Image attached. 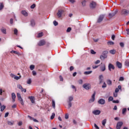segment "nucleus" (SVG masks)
I'll return each instance as SVG.
<instances>
[{
    "instance_id": "1",
    "label": "nucleus",
    "mask_w": 129,
    "mask_h": 129,
    "mask_svg": "<svg viewBox=\"0 0 129 129\" xmlns=\"http://www.w3.org/2000/svg\"><path fill=\"white\" fill-rule=\"evenodd\" d=\"M107 54H108V52L107 51H103L102 52V55H100V58L101 60H104L106 58H107Z\"/></svg>"
},
{
    "instance_id": "2",
    "label": "nucleus",
    "mask_w": 129,
    "mask_h": 129,
    "mask_svg": "<svg viewBox=\"0 0 129 129\" xmlns=\"http://www.w3.org/2000/svg\"><path fill=\"white\" fill-rule=\"evenodd\" d=\"M46 40L42 39L39 41V42L37 43V45L38 46H39V47H41V46H44L46 45Z\"/></svg>"
},
{
    "instance_id": "3",
    "label": "nucleus",
    "mask_w": 129,
    "mask_h": 129,
    "mask_svg": "<svg viewBox=\"0 0 129 129\" xmlns=\"http://www.w3.org/2000/svg\"><path fill=\"white\" fill-rule=\"evenodd\" d=\"M83 88L86 89V90H89L91 89V85L88 83L85 84L83 85Z\"/></svg>"
},
{
    "instance_id": "4",
    "label": "nucleus",
    "mask_w": 129,
    "mask_h": 129,
    "mask_svg": "<svg viewBox=\"0 0 129 129\" xmlns=\"http://www.w3.org/2000/svg\"><path fill=\"white\" fill-rule=\"evenodd\" d=\"M95 94H96V92L94 91L93 94L91 98L89 100V103H91L92 102H94V100H95Z\"/></svg>"
},
{
    "instance_id": "5",
    "label": "nucleus",
    "mask_w": 129,
    "mask_h": 129,
    "mask_svg": "<svg viewBox=\"0 0 129 129\" xmlns=\"http://www.w3.org/2000/svg\"><path fill=\"white\" fill-rule=\"evenodd\" d=\"M17 97L18 98V100L20 101V103L22 104V105H24V101L22 98V96H21V94L17 93Z\"/></svg>"
},
{
    "instance_id": "6",
    "label": "nucleus",
    "mask_w": 129,
    "mask_h": 129,
    "mask_svg": "<svg viewBox=\"0 0 129 129\" xmlns=\"http://www.w3.org/2000/svg\"><path fill=\"white\" fill-rule=\"evenodd\" d=\"M90 9H95L96 8V2H92L90 4Z\"/></svg>"
},
{
    "instance_id": "7",
    "label": "nucleus",
    "mask_w": 129,
    "mask_h": 129,
    "mask_svg": "<svg viewBox=\"0 0 129 129\" xmlns=\"http://www.w3.org/2000/svg\"><path fill=\"white\" fill-rule=\"evenodd\" d=\"M64 14V10H60L58 11V12L57 13V16L58 18H61L62 17V15Z\"/></svg>"
},
{
    "instance_id": "8",
    "label": "nucleus",
    "mask_w": 129,
    "mask_h": 129,
    "mask_svg": "<svg viewBox=\"0 0 129 129\" xmlns=\"http://www.w3.org/2000/svg\"><path fill=\"white\" fill-rule=\"evenodd\" d=\"M108 68V70L110 71H111V69L112 70H114V69H115V67H114V65L111 63H109Z\"/></svg>"
},
{
    "instance_id": "9",
    "label": "nucleus",
    "mask_w": 129,
    "mask_h": 129,
    "mask_svg": "<svg viewBox=\"0 0 129 129\" xmlns=\"http://www.w3.org/2000/svg\"><path fill=\"white\" fill-rule=\"evenodd\" d=\"M118 13L117 11H115L113 13H109L108 15V16L110 19H111V18H113L115 15H116Z\"/></svg>"
},
{
    "instance_id": "10",
    "label": "nucleus",
    "mask_w": 129,
    "mask_h": 129,
    "mask_svg": "<svg viewBox=\"0 0 129 129\" xmlns=\"http://www.w3.org/2000/svg\"><path fill=\"white\" fill-rule=\"evenodd\" d=\"M17 87H18V88H19V89H20V90L22 92H24L25 93L27 92V90H26V89H23L22 85H18L17 86Z\"/></svg>"
},
{
    "instance_id": "11",
    "label": "nucleus",
    "mask_w": 129,
    "mask_h": 129,
    "mask_svg": "<svg viewBox=\"0 0 129 129\" xmlns=\"http://www.w3.org/2000/svg\"><path fill=\"white\" fill-rule=\"evenodd\" d=\"M129 11L126 9H123L121 10V15H128Z\"/></svg>"
},
{
    "instance_id": "12",
    "label": "nucleus",
    "mask_w": 129,
    "mask_h": 129,
    "mask_svg": "<svg viewBox=\"0 0 129 129\" xmlns=\"http://www.w3.org/2000/svg\"><path fill=\"white\" fill-rule=\"evenodd\" d=\"M116 66L117 68H119V69H121V68H122V64L119 61L116 62Z\"/></svg>"
},
{
    "instance_id": "13",
    "label": "nucleus",
    "mask_w": 129,
    "mask_h": 129,
    "mask_svg": "<svg viewBox=\"0 0 129 129\" xmlns=\"http://www.w3.org/2000/svg\"><path fill=\"white\" fill-rule=\"evenodd\" d=\"M122 124H123V123H122V122H118L117 123L116 128L120 129V127H121V126H122Z\"/></svg>"
},
{
    "instance_id": "14",
    "label": "nucleus",
    "mask_w": 129,
    "mask_h": 129,
    "mask_svg": "<svg viewBox=\"0 0 129 129\" xmlns=\"http://www.w3.org/2000/svg\"><path fill=\"white\" fill-rule=\"evenodd\" d=\"M104 19V15H100L98 19L97 23H101L102 21H103Z\"/></svg>"
},
{
    "instance_id": "15",
    "label": "nucleus",
    "mask_w": 129,
    "mask_h": 129,
    "mask_svg": "<svg viewBox=\"0 0 129 129\" xmlns=\"http://www.w3.org/2000/svg\"><path fill=\"white\" fill-rule=\"evenodd\" d=\"M98 103L99 104H105V100L103 99H100L98 101Z\"/></svg>"
},
{
    "instance_id": "16",
    "label": "nucleus",
    "mask_w": 129,
    "mask_h": 129,
    "mask_svg": "<svg viewBox=\"0 0 129 129\" xmlns=\"http://www.w3.org/2000/svg\"><path fill=\"white\" fill-rule=\"evenodd\" d=\"M100 69L102 72H104V71H105L106 69L105 64H104L102 66H101Z\"/></svg>"
},
{
    "instance_id": "17",
    "label": "nucleus",
    "mask_w": 129,
    "mask_h": 129,
    "mask_svg": "<svg viewBox=\"0 0 129 129\" xmlns=\"http://www.w3.org/2000/svg\"><path fill=\"white\" fill-rule=\"evenodd\" d=\"M100 110H96L93 111V114H95V115H98L100 114Z\"/></svg>"
},
{
    "instance_id": "18",
    "label": "nucleus",
    "mask_w": 129,
    "mask_h": 129,
    "mask_svg": "<svg viewBox=\"0 0 129 129\" xmlns=\"http://www.w3.org/2000/svg\"><path fill=\"white\" fill-rule=\"evenodd\" d=\"M16 94H15V93H12V102H15V101H16Z\"/></svg>"
},
{
    "instance_id": "19",
    "label": "nucleus",
    "mask_w": 129,
    "mask_h": 129,
    "mask_svg": "<svg viewBox=\"0 0 129 129\" xmlns=\"http://www.w3.org/2000/svg\"><path fill=\"white\" fill-rule=\"evenodd\" d=\"M11 53L12 54H16L17 55H18V56H22V54L20 53L19 52L17 51L12 50L11 51Z\"/></svg>"
},
{
    "instance_id": "20",
    "label": "nucleus",
    "mask_w": 129,
    "mask_h": 129,
    "mask_svg": "<svg viewBox=\"0 0 129 129\" xmlns=\"http://www.w3.org/2000/svg\"><path fill=\"white\" fill-rule=\"evenodd\" d=\"M28 117L29 118H30V119L31 120H33V121H35V122H39V121H38V120H37L36 119H35V118H33V117H31V116H30V115H28Z\"/></svg>"
},
{
    "instance_id": "21",
    "label": "nucleus",
    "mask_w": 129,
    "mask_h": 129,
    "mask_svg": "<svg viewBox=\"0 0 129 129\" xmlns=\"http://www.w3.org/2000/svg\"><path fill=\"white\" fill-rule=\"evenodd\" d=\"M29 98L30 99V101H31L32 103H35V97L30 96Z\"/></svg>"
},
{
    "instance_id": "22",
    "label": "nucleus",
    "mask_w": 129,
    "mask_h": 129,
    "mask_svg": "<svg viewBox=\"0 0 129 129\" xmlns=\"http://www.w3.org/2000/svg\"><path fill=\"white\" fill-rule=\"evenodd\" d=\"M102 78H103V76L100 75L99 76V84H101L103 82V79Z\"/></svg>"
},
{
    "instance_id": "23",
    "label": "nucleus",
    "mask_w": 129,
    "mask_h": 129,
    "mask_svg": "<svg viewBox=\"0 0 129 129\" xmlns=\"http://www.w3.org/2000/svg\"><path fill=\"white\" fill-rule=\"evenodd\" d=\"M21 14L24 16V17H28V12H27L26 11H22Z\"/></svg>"
},
{
    "instance_id": "24",
    "label": "nucleus",
    "mask_w": 129,
    "mask_h": 129,
    "mask_svg": "<svg viewBox=\"0 0 129 129\" xmlns=\"http://www.w3.org/2000/svg\"><path fill=\"white\" fill-rule=\"evenodd\" d=\"M30 23H31V26H32V27H34V26H35V25H36L35 20L34 19L31 20Z\"/></svg>"
},
{
    "instance_id": "25",
    "label": "nucleus",
    "mask_w": 129,
    "mask_h": 129,
    "mask_svg": "<svg viewBox=\"0 0 129 129\" xmlns=\"http://www.w3.org/2000/svg\"><path fill=\"white\" fill-rule=\"evenodd\" d=\"M43 36H44V34L43 33V32H40L38 34V35H37V36H36V37L42 38V37H43Z\"/></svg>"
},
{
    "instance_id": "26",
    "label": "nucleus",
    "mask_w": 129,
    "mask_h": 129,
    "mask_svg": "<svg viewBox=\"0 0 129 129\" xmlns=\"http://www.w3.org/2000/svg\"><path fill=\"white\" fill-rule=\"evenodd\" d=\"M106 82H107V84H108V85H110V86L112 85V82L111 81V80H107Z\"/></svg>"
},
{
    "instance_id": "27",
    "label": "nucleus",
    "mask_w": 129,
    "mask_h": 129,
    "mask_svg": "<svg viewBox=\"0 0 129 129\" xmlns=\"http://www.w3.org/2000/svg\"><path fill=\"white\" fill-rule=\"evenodd\" d=\"M52 106L53 108H54V109H55V108L56 107V105L55 103V101L54 100H52Z\"/></svg>"
},
{
    "instance_id": "28",
    "label": "nucleus",
    "mask_w": 129,
    "mask_h": 129,
    "mask_svg": "<svg viewBox=\"0 0 129 129\" xmlns=\"http://www.w3.org/2000/svg\"><path fill=\"white\" fill-rule=\"evenodd\" d=\"M108 45H110V46H113L114 45V42L111 41H109L107 42Z\"/></svg>"
},
{
    "instance_id": "29",
    "label": "nucleus",
    "mask_w": 129,
    "mask_h": 129,
    "mask_svg": "<svg viewBox=\"0 0 129 129\" xmlns=\"http://www.w3.org/2000/svg\"><path fill=\"white\" fill-rule=\"evenodd\" d=\"M116 52V51L114 49H112L109 51V53H110V54H112V55H114V54H115Z\"/></svg>"
},
{
    "instance_id": "30",
    "label": "nucleus",
    "mask_w": 129,
    "mask_h": 129,
    "mask_svg": "<svg viewBox=\"0 0 129 129\" xmlns=\"http://www.w3.org/2000/svg\"><path fill=\"white\" fill-rule=\"evenodd\" d=\"M14 123H15V122H14V121H8V124H9V125H13V124H14Z\"/></svg>"
},
{
    "instance_id": "31",
    "label": "nucleus",
    "mask_w": 129,
    "mask_h": 129,
    "mask_svg": "<svg viewBox=\"0 0 129 129\" xmlns=\"http://www.w3.org/2000/svg\"><path fill=\"white\" fill-rule=\"evenodd\" d=\"M91 73H92V71H89V72H85L84 73V74H85V75H88L89 74H91Z\"/></svg>"
},
{
    "instance_id": "32",
    "label": "nucleus",
    "mask_w": 129,
    "mask_h": 129,
    "mask_svg": "<svg viewBox=\"0 0 129 129\" xmlns=\"http://www.w3.org/2000/svg\"><path fill=\"white\" fill-rule=\"evenodd\" d=\"M4 3H1L0 4V11H2V10H3V9H4Z\"/></svg>"
},
{
    "instance_id": "33",
    "label": "nucleus",
    "mask_w": 129,
    "mask_h": 129,
    "mask_svg": "<svg viewBox=\"0 0 129 129\" xmlns=\"http://www.w3.org/2000/svg\"><path fill=\"white\" fill-rule=\"evenodd\" d=\"M1 32H2L3 34H7V30L5 28L1 29Z\"/></svg>"
},
{
    "instance_id": "34",
    "label": "nucleus",
    "mask_w": 129,
    "mask_h": 129,
    "mask_svg": "<svg viewBox=\"0 0 129 129\" xmlns=\"http://www.w3.org/2000/svg\"><path fill=\"white\" fill-rule=\"evenodd\" d=\"M82 5L83 7H85L86 6V1L84 0L82 2Z\"/></svg>"
},
{
    "instance_id": "35",
    "label": "nucleus",
    "mask_w": 129,
    "mask_h": 129,
    "mask_svg": "<svg viewBox=\"0 0 129 129\" xmlns=\"http://www.w3.org/2000/svg\"><path fill=\"white\" fill-rule=\"evenodd\" d=\"M125 66H127V67H129V60H126L125 61Z\"/></svg>"
},
{
    "instance_id": "36",
    "label": "nucleus",
    "mask_w": 129,
    "mask_h": 129,
    "mask_svg": "<svg viewBox=\"0 0 129 129\" xmlns=\"http://www.w3.org/2000/svg\"><path fill=\"white\" fill-rule=\"evenodd\" d=\"M27 84H31L32 83V79H28L27 81Z\"/></svg>"
},
{
    "instance_id": "37",
    "label": "nucleus",
    "mask_w": 129,
    "mask_h": 129,
    "mask_svg": "<svg viewBox=\"0 0 129 129\" xmlns=\"http://www.w3.org/2000/svg\"><path fill=\"white\" fill-rule=\"evenodd\" d=\"M30 70H34L35 69V66L34 64H32L30 66Z\"/></svg>"
},
{
    "instance_id": "38",
    "label": "nucleus",
    "mask_w": 129,
    "mask_h": 129,
    "mask_svg": "<svg viewBox=\"0 0 129 129\" xmlns=\"http://www.w3.org/2000/svg\"><path fill=\"white\" fill-rule=\"evenodd\" d=\"M14 34L16 35V36H18V29H17L16 28L14 29Z\"/></svg>"
},
{
    "instance_id": "39",
    "label": "nucleus",
    "mask_w": 129,
    "mask_h": 129,
    "mask_svg": "<svg viewBox=\"0 0 129 129\" xmlns=\"http://www.w3.org/2000/svg\"><path fill=\"white\" fill-rule=\"evenodd\" d=\"M125 112H126V108H124L122 109V114H125Z\"/></svg>"
},
{
    "instance_id": "40",
    "label": "nucleus",
    "mask_w": 129,
    "mask_h": 129,
    "mask_svg": "<svg viewBox=\"0 0 129 129\" xmlns=\"http://www.w3.org/2000/svg\"><path fill=\"white\" fill-rule=\"evenodd\" d=\"M72 30V28L71 27H69V28H68V29L67 30V32L70 33V32H71Z\"/></svg>"
},
{
    "instance_id": "41",
    "label": "nucleus",
    "mask_w": 129,
    "mask_h": 129,
    "mask_svg": "<svg viewBox=\"0 0 129 129\" xmlns=\"http://www.w3.org/2000/svg\"><path fill=\"white\" fill-rule=\"evenodd\" d=\"M102 123L103 125L104 126L105 125V123H106V119H104L102 121Z\"/></svg>"
},
{
    "instance_id": "42",
    "label": "nucleus",
    "mask_w": 129,
    "mask_h": 129,
    "mask_svg": "<svg viewBox=\"0 0 129 129\" xmlns=\"http://www.w3.org/2000/svg\"><path fill=\"white\" fill-rule=\"evenodd\" d=\"M72 100H73V97H72V96L69 97L68 102H71V101H72Z\"/></svg>"
},
{
    "instance_id": "43",
    "label": "nucleus",
    "mask_w": 129,
    "mask_h": 129,
    "mask_svg": "<svg viewBox=\"0 0 129 129\" xmlns=\"http://www.w3.org/2000/svg\"><path fill=\"white\" fill-rule=\"evenodd\" d=\"M5 108H6V106L3 105L1 106V111H3V110H5Z\"/></svg>"
},
{
    "instance_id": "44",
    "label": "nucleus",
    "mask_w": 129,
    "mask_h": 129,
    "mask_svg": "<svg viewBox=\"0 0 129 129\" xmlns=\"http://www.w3.org/2000/svg\"><path fill=\"white\" fill-rule=\"evenodd\" d=\"M54 117H55V113H53L52 114V115L50 116V119H54Z\"/></svg>"
},
{
    "instance_id": "45",
    "label": "nucleus",
    "mask_w": 129,
    "mask_h": 129,
    "mask_svg": "<svg viewBox=\"0 0 129 129\" xmlns=\"http://www.w3.org/2000/svg\"><path fill=\"white\" fill-rule=\"evenodd\" d=\"M91 54H92L93 55H95L96 54V52L94 51L93 49L91 50Z\"/></svg>"
},
{
    "instance_id": "46",
    "label": "nucleus",
    "mask_w": 129,
    "mask_h": 129,
    "mask_svg": "<svg viewBox=\"0 0 129 129\" xmlns=\"http://www.w3.org/2000/svg\"><path fill=\"white\" fill-rule=\"evenodd\" d=\"M119 45L121 48H123V47H124V43L123 42H120Z\"/></svg>"
},
{
    "instance_id": "47",
    "label": "nucleus",
    "mask_w": 129,
    "mask_h": 129,
    "mask_svg": "<svg viewBox=\"0 0 129 129\" xmlns=\"http://www.w3.org/2000/svg\"><path fill=\"white\" fill-rule=\"evenodd\" d=\"M106 86V83H105V82H104L103 85L102 86V88H105Z\"/></svg>"
},
{
    "instance_id": "48",
    "label": "nucleus",
    "mask_w": 129,
    "mask_h": 129,
    "mask_svg": "<svg viewBox=\"0 0 129 129\" xmlns=\"http://www.w3.org/2000/svg\"><path fill=\"white\" fill-rule=\"evenodd\" d=\"M124 80V78L123 77H121L119 79V81H123Z\"/></svg>"
},
{
    "instance_id": "49",
    "label": "nucleus",
    "mask_w": 129,
    "mask_h": 129,
    "mask_svg": "<svg viewBox=\"0 0 129 129\" xmlns=\"http://www.w3.org/2000/svg\"><path fill=\"white\" fill-rule=\"evenodd\" d=\"M112 100H113V97H109L108 98V101H112Z\"/></svg>"
},
{
    "instance_id": "50",
    "label": "nucleus",
    "mask_w": 129,
    "mask_h": 129,
    "mask_svg": "<svg viewBox=\"0 0 129 129\" xmlns=\"http://www.w3.org/2000/svg\"><path fill=\"white\" fill-rule=\"evenodd\" d=\"M32 75H33V76H36L37 75V73L36 72V71H32Z\"/></svg>"
},
{
    "instance_id": "51",
    "label": "nucleus",
    "mask_w": 129,
    "mask_h": 129,
    "mask_svg": "<svg viewBox=\"0 0 129 129\" xmlns=\"http://www.w3.org/2000/svg\"><path fill=\"white\" fill-rule=\"evenodd\" d=\"M31 9H35L36 8V4H33L31 7Z\"/></svg>"
},
{
    "instance_id": "52",
    "label": "nucleus",
    "mask_w": 129,
    "mask_h": 129,
    "mask_svg": "<svg viewBox=\"0 0 129 129\" xmlns=\"http://www.w3.org/2000/svg\"><path fill=\"white\" fill-rule=\"evenodd\" d=\"M21 79V76L20 77H18V76H16L14 77V79H16V80H19V79Z\"/></svg>"
},
{
    "instance_id": "53",
    "label": "nucleus",
    "mask_w": 129,
    "mask_h": 129,
    "mask_svg": "<svg viewBox=\"0 0 129 129\" xmlns=\"http://www.w3.org/2000/svg\"><path fill=\"white\" fill-rule=\"evenodd\" d=\"M99 66L93 65V66H92L93 69H96V68H98Z\"/></svg>"
},
{
    "instance_id": "54",
    "label": "nucleus",
    "mask_w": 129,
    "mask_h": 129,
    "mask_svg": "<svg viewBox=\"0 0 129 129\" xmlns=\"http://www.w3.org/2000/svg\"><path fill=\"white\" fill-rule=\"evenodd\" d=\"M68 103H69V108H70V107L72 106V103H71V102H68Z\"/></svg>"
},
{
    "instance_id": "55",
    "label": "nucleus",
    "mask_w": 129,
    "mask_h": 129,
    "mask_svg": "<svg viewBox=\"0 0 129 129\" xmlns=\"http://www.w3.org/2000/svg\"><path fill=\"white\" fill-rule=\"evenodd\" d=\"M53 25H54V26H58V23L57 22V21H53Z\"/></svg>"
},
{
    "instance_id": "56",
    "label": "nucleus",
    "mask_w": 129,
    "mask_h": 129,
    "mask_svg": "<svg viewBox=\"0 0 129 129\" xmlns=\"http://www.w3.org/2000/svg\"><path fill=\"white\" fill-rule=\"evenodd\" d=\"M65 118L66 119H68V118H69V115H68V114H66Z\"/></svg>"
},
{
    "instance_id": "57",
    "label": "nucleus",
    "mask_w": 129,
    "mask_h": 129,
    "mask_svg": "<svg viewBox=\"0 0 129 129\" xmlns=\"http://www.w3.org/2000/svg\"><path fill=\"white\" fill-rule=\"evenodd\" d=\"M111 39L113 40V41H114V39H115V35H112L111 36Z\"/></svg>"
},
{
    "instance_id": "58",
    "label": "nucleus",
    "mask_w": 129,
    "mask_h": 129,
    "mask_svg": "<svg viewBox=\"0 0 129 129\" xmlns=\"http://www.w3.org/2000/svg\"><path fill=\"white\" fill-rule=\"evenodd\" d=\"M70 71H73V70H74V67L73 66H71L70 68Z\"/></svg>"
},
{
    "instance_id": "59",
    "label": "nucleus",
    "mask_w": 129,
    "mask_h": 129,
    "mask_svg": "<svg viewBox=\"0 0 129 129\" xmlns=\"http://www.w3.org/2000/svg\"><path fill=\"white\" fill-rule=\"evenodd\" d=\"M113 103H119V101L118 100H113Z\"/></svg>"
},
{
    "instance_id": "60",
    "label": "nucleus",
    "mask_w": 129,
    "mask_h": 129,
    "mask_svg": "<svg viewBox=\"0 0 129 129\" xmlns=\"http://www.w3.org/2000/svg\"><path fill=\"white\" fill-rule=\"evenodd\" d=\"M69 1L72 4H74V3H75V0H69Z\"/></svg>"
},
{
    "instance_id": "61",
    "label": "nucleus",
    "mask_w": 129,
    "mask_h": 129,
    "mask_svg": "<svg viewBox=\"0 0 129 129\" xmlns=\"http://www.w3.org/2000/svg\"><path fill=\"white\" fill-rule=\"evenodd\" d=\"M94 126L96 129H99V127H98V126H97V125L95 123H94Z\"/></svg>"
},
{
    "instance_id": "62",
    "label": "nucleus",
    "mask_w": 129,
    "mask_h": 129,
    "mask_svg": "<svg viewBox=\"0 0 129 129\" xmlns=\"http://www.w3.org/2000/svg\"><path fill=\"white\" fill-rule=\"evenodd\" d=\"M59 79L60 81H63V77H62V76H59Z\"/></svg>"
},
{
    "instance_id": "63",
    "label": "nucleus",
    "mask_w": 129,
    "mask_h": 129,
    "mask_svg": "<svg viewBox=\"0 0 129 129\" xmlns=\"http://www.w3.org/2000/svg\"><path fill=\"white\" fill-rule=\"evenodd\" d=\"M113 96L114 97H117V94L116 93H114Z\"/></svg>"
},
{
    "instance_id": "64",
    "label": "nucleus",
    "mask_w": 129,
    "mask_h": 129,
    "mask_svg": "<svg viewBox=\"0 0 129 129\" xmlns=\"http://www.w3.org/2000/svg\"><path fill=\"white\" fill-rule=\"evenodd\" d=\"M99 63H100V61L99 60H97L95 61V64H98Z\"/></svg>"
}]
</instances>
